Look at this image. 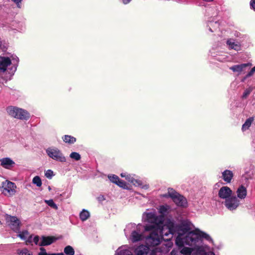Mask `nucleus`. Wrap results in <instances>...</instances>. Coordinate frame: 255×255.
Wrapping results in <instances>:
<instances>
[{
	"label": "nucleus",
	"mask_w": 255,
	"mask_h": 255,
	"mask_svg": "<svg viewBox=\"0 0 255 255\" xmlns=\"http://www.w3.org/2000/svg\"><path fill=\"white\" fill-rule=\"evenodd\" d=\"M40 253H46V250L44 248H43V247H41L40 248Z\"/></svg>",
	"instance_id": "de8ad7c7"
},
{
	"label": "nucleus",
	"mask_w": 255,
	"mask_h": 255,
	"mask_svg": "<svg viewBox=\"0 0 255 255\" xmlns=\"http://www.w3.org/2000/svg\"><path fill=\"white\" fill-rule=\"evenodd\" d=\"M227 43L232 49L237 50V48L239 47V46L237 44H235L234 42L231 41L230 40H228Z\"/></svg>",
	"instance_id": "f704fd0d"
},
{
	"label": "nucleus",
	"mask_w": 255,
	"mask_h": 255,
	"mask_svg": "<svg viewBox=\"0 0 255 255\" xmlns=\"http://www.w3.org/2000/svg\"><path fill=\"white\" fill-rule=\"evenodd\" d=\"M255 72V66L251 70V71L247 74L246 78L252 76Z\"/></svg>",
	"instance_id": "58836bf2"
},
{
	"label": "nucleus",
	"mask_w": 255,
	"mask_h": 255,
	"mask_svg": "<svg viewBox=\"0 0 255 255\" xmlns=\"http://www.w3.org/2000/svg\"><path fill=\"white\" fill-rule=\"evenodd\" d=\"M31 255H32V254H31Z\"/></svg>",
	"instance_id": "13d9d810"
},
{
	"label": "nucleus",
	"mask_w": 255,
	"mask_h": 255,
	"mask_svg": "<svg viewBox=\"0 0 255 255\" xmlns=\"http://www.w3.org/2000/svg\"><path fill=\"white\" fill-rule=\"evenodd\" d=\"M97 200L100 202H102L105 200V198L103 195H101L97 197Z\"/></svg>",
	"instance_id": "c03bdc74"
},
{
	"label": "nucleus",
	"mask_w": 255,
	"mask_h": 255,
	"mask_svg": "<svg viewBox=\"0 0 255 255\" xmlns=\"http://www.w3.org/2000/svg\"><path fill=\"white\" fill-rule=\"evenodd\" d=\"M186 241L185 244L189 246H193L198 242V237L196 235V231L189 233L187 235L184 237Z\"/></svg>",
	"instance_id": "9b49d317"
},
{
	"label": "nucleus",
	"mask_w": 255,
	"mask_h": 255,
	"mask_svg": "<svg viewBox=\"0 0 255 255\" xmlns=\"http://www.w3.org/2000/svg\"><path fill=\"white\" fill-rule=\"evenodd\" d=\"M164 197L171 198L178 206L184 207L187 205L186 199L172 188H168L167 194L164 195Z\"/></svg>",
	"instance_id": "f03ea898"
},
{
	"label": "nucleus",
	"mask_w": 255,
	"mask_h": 255,
	"mask_svg": "<svg viewBox=\"0 0 255 255\" xmlns=\"http://www.w3.org/2000/svg\"><path fill=\"white\" fill-rule=\"evenodd\" d=\"M144 238L142 234L138 233L136 231H133L131 233V240L132 242H136L141 241Z\"/></svg>",
	"instance_id": "a211bd4d"
},
{
	"label": "nucleus",
	"mask_w": 255,
	"mask_h": 255,
	"mask_svg": "<svg viewBox=\"0 0 255 255\" xmlns=\"http://www.w3.org/2000/svg\"><path fill=\"white\" fill-rule=\"evenodd\" d=\"M131 0H123V2L125 4H127Z\"/></svg>",
	"instance_id": "49530a36"
},
{
	"label": "nucleus",
	"mask_w": 255,
	"mask_h": 255,
	"mask_svg": "<svg viewBox=\"0 0 255 255\" xmlns=\"http://www.w3.org/2000/svg\"><path fill=\"white\" fill-rule=\"evenodd\" d=\"M254 119L253 117H250L248 119L245 123L243 125L242 129L244 131L248 129L251 126L252 123L254 121Z\"/></svg>",
	"instance_id": "4be33fe9"
},
{
	"label": "nucleus",
	"mask_w": 255,
	"mask_h": 255,
	"mask_svg": "<svg viewBox=\"0 0 255 255\" xmlns=\"http://www.w3.org/2000/svg\"><path fill=\"white\" fill-rule=\"evenodd\" d=\"M48 255H55V253H53V254H48Z\"/></svg>",
	"instance_id": "864d4df0"
},
{
	"label": "nucleus",
	"mask_w": 255,
	"mask_h": 255,
	"mask_svg": "<svg viewBox=\"0 0 255 255\" xmlns=\"http://www.w3.org/2000/svg\"><path fill=\"white\" fill-rule=\"evenodd\" d=\"M196 235L198 237V242L200 241L202 238H204L207 240L210 239V237L207 234L200 231H196Z\"/></svg>",
	"instance_id": "412c9836"
},
{
	"label": "nucleus",
	"mask_w": 255,
	"mask_h": 255,
	"mask_svg": "<svg viewBox=\"0 0 255 255\" xmlns=\"http://www.w3.org/2000/svg\"><path fill=\"white\" fill-rule=\"evenodd\" d=\"M48 155L54 160L60 162H65L66 158L63 156L62 153L58 148H49L46 150Z\"/></svg>",
	"instance_id": "0eeeda50"
},
{
	"label": "nucleus",
	"mask_w": 255,
	"mask_h": 255,
	"mask_svg": "<svg viewBox=\"0 0 255 255\" xmlns=\"http://www.w3.org/2000/svg\"><path fill=\"white\" fill-rule=\"evenodd\" d=\"M62 139L64 142L69 144H73L76 141L75 137L69 135H64L62 137Z\"/></svg>",
	"instance_id": "5701e85b"
},
{
	"label": "nucleus",
	"mask_w": 255,
	"mask_h": 255,
	"mask_svg": "<svg viewBox=\"0 0 255 255\" xmlns=\"http://www.w3.org/2000/svg\"><path fill=\"white\" fill-rule=\"evenodd\" d=\"M2 193L7 196H12L16 193V186L13 182L10 181H6L3 183Z\"/></svg>",
	"instance_id": "6e6552de"
},
{
	"label": "nucleus",
	"mask_w": 255,
	"mask_h": 255,
	"mask_svg": "<svg viewBox=\"0 0 255 255\" xmlns=\"http://www.w3.org/2000/svg\"><path fill=\"white\" fill-rule=\"evenodd\" d=\"M118 255H132L127 251H121Z\"/></svg>",
	"instance_id": "37998d69"
},
{
	"label": "nucleus",
	"mask_w": 255,
	"mask_h": 255,
	"mask_svg": "<svg viewBox=\"0 0 255 255\" xmlns=\"http://www.w3.org/2000/svg\"><path fill=\"white\" fill-rule=\"evenodd\" d=\"M4 219L6 223L12 231L15 233L19 232L21 223L17 217L5 214L4 215Z\"/></svg>",
	"instance_id": "39448f33"
},
{
	"label": "nucleus",
	"mask_w": 255,
	"mask_h": 255,
	"mask_svg": "<svg viewBox=\"0 0 255 255\" xmlns=\"http://www.w3.org/2000/svg\"><path fill=\"white\" fill-rule=\"evenodd\" d=\"M251 65V63H245L240 65H236L233 66L231 67L230 69L232 70L233 72H241L243 71L244 68Z\"/></svg>",
	"instance_id": "dca6fc26"
},
{
	"label": "nucleus",
	"mask_w": 255,
	"mask_h": 255,
	"mask_svg": "<svg viewBox=\"0 0 255 255\" xmlns=\"http://www.w3.org/2000/svg\"><path fill=\"white\" fill-rule=\"evenodd\" d=\"M41 241L39 246L41 247L49 246L55 242L57 238L54 236H42L41 238Z\"/></svg>",
	"instance_id": "ddd939ff"
},
{
	"label": "nucleus",
	"mask_w": 255,
	"mask_h": 255,
	"mask_svg": "<svg viewBox=\"0 0 255 255\" xmlns=\"http://www.w3.org/2000/svg\"><path fill=\"white\" fill-rule=\"evenodd\" d=\"M210 255H215V254L213 253H209Z\"/></svg>",
	"instance_id": "5fc2aeb1"
},
{
	"label": "nucleus",
	"mask_w": 255,
	"mask_h": 255,
	"mask_svg": "<svg viewBox=\"0 0 255 255\" xmlns=\"http://www.w3.org/2000/svg\"><path fill=\"white\" fill-rule=\"evenodd\" d=\"M168 209V206L161 205L159 207V212L161 215L164 216L167 213Z\"/></svg>",
	"instance_id": "7c9ffc66"
},
{
	"label": "nucleus",
	"mask_w": 255,
	"mask_h": 255,
	"mask_svg": "<svg viewBox=\"0 0 255 255\" xmlns=\"http://www.w3.org/2000/svg\"><path fill=\"white\" fill-rule=\"evenodd\" d=\"M64 253L66 255H74L75 251L72 246L68 245L64 249Z\"/></svg>",
	"instance_id": "b1692460"
},
{
	"label": "nucleus",
	"mask_w": 255,
	"mask_h": 255,
	"mask_svg": "<svg viewBox=\"0 0 255 255\" xmlns=\"http://www.w3.org/2000/svg\"><path fill=\"white\" fill-rule=\"evenodd\" d=\"M108 178L110 180L114 183L116 184L117 181H119L120 178L116 175H109Z\"/></svg>",
	"instance_id": "2f4dec72"
},
{
	"label": "nucleus",
	"mask_w": 255,
	"mask_h": 255,
	"mask_svg": "<svg viewBox=\"0 0 255 255\" xmlns=\"http://www.w3.org/2000/svg\"><path fill=\"white\" fill-rule=\"evenodd\" d=\"M189 228L187 226L176 225L172 221H169L166 222L162 228L159 229V233L163 237H167L166 240L172 238L173 235L176 233L182 231L183 233H186L189 231Z\"/></svg>",
	"instance_id": "f257e3e1"
},
{
	"label": "nucleus",
	"mask_w": 255,
	"mask_h": 255,
	"mask_svg": "<svg viewBox=\"0 0 255 255\" xmlns=\"http://www.w3.org/2000/svg\"><path fill=\"white\" fill-rule=\"evenodd\" d=\"M149 255H156V253L155 251H152L150 252Z\"/></svg>",
	"instance_id": "09e8293b"
},
{
	"label": "nucleus",
	"mask_w": 255,
	"mask_h": 255,
	"mask_svg": "<svg viewBox=\"0 0 255 255\" xmlns=\"http://www.w3.org/2000/svg\"><path fill=\"white\" fill-rule=\"evenodd\" d=\"M233 193L232 190L228 186H223L219 190V197L223 199L226 200L231 197Z\"/></svg>",
	"instance_id": "9d476101"
},
{
	"label": "nucleus",
	"mask_w": 255,
	"mask_h": 255,
	"mask_svg": "<svg viewBox=\"0 0 255 255\" xmlns=\"http://www.w3.org/2000/svg\"><path fill=\"white\" fill-rule=\"evenodd\" d=\"M149 248L146 246H139L135 250L136 255H147Z\"/></svg>",
	"instance_id": "2eb2a0df"
},
{
	"label": "nucleus",
	"mask_w": 255,
	"mask_h": 255,
	"mask_svg": "<svg viewBox=\"0 0 255 255\" xmlns=\"http://www.w3.org/2000/svg\"><path fill=\"white\" fill-rule=\"evenodd\" d=\"M39 241V237L38 236H35L33 238V242L36 245H38L40 243Z\"/></svg>",
	"instance_id": "ea45409f"
},
{
	"label": "nucleus",
	"mask_w": 255,
	"mask_h": 255,
	"mask_svg": "<svg viewBox=\"0 0 255 255\" xmlns=\"http://www.w3.org/2000/svg\"><path fill=\"white\" fill-rule=\"evenodd\" d=\"M31 254H32L26 249L22 250L19 253V255H31Z\"/></svg>",
	"instance_id": "e433bc0d"
},
{
	"label": "nucleus",
	"mask_w": 255,
	"mask_h": 255,
	"mask_svg": "<svg viewBox=\"0 0 255 255\" xmlns=\"http://www.w3.org/2000/svg\"><path fill=\"white\" fill-rule=\"evenodd\" d=\"M45 176L47 178L51 179L52 178V177L53 176V171H52L51 170H50V169L47 170L45 173Z\"/></svg>",
	"instance_id": "c9c22d12"
},
{
	"label": "nucleus",
	"mask_w": 255,
	"mask_h": 255,
	"mask_svg": "<svg viewBox=\"0 0 255 255\" xmlns=\"http://www.w3.org/2000/svg\"><path fill=\"white\" fill-rule=\"evenodd\" d=\"M252 91H253V88H252V87H249V88L246 89L245 90V91L242 96V98L243 99H246L248 98V97L249 96V95L252 92Z\"/></svg>",
	"instance_id": "a878e982"
},
{
	"label": "nucleus",
	"mask_w": 255,
	"mask_h": 255,
	"mask_svg": "<svg viewBox=\"0 0 255 255\" xmlns=\"http://www.w3.org/2000/svg\"><path fill=\"white\" fill-rule=\"evenodd\" d=\"M234 176L233 172L230 170L226 169L222 172V178L226 182L229 183L231 182V181Z\"/></svg>",
	"instance_id": "4468645a"
},
{
	"label": "nucleus",
	"mask_w": 255,
	"mask_h": 255,
	"mask_svg": "<svg viewBox=\"0 0 255 255\" xmlns=\"http://www.w3.org/2000/svg\"><path fill=\"white\" fill-rule=\"evenodd\" d=\"M70 158L75 159L76 161H78L81 159L80 154L76 152H72L70 154Z\"/></svg>",
	"instance_id": "c756f323"
},
{
	"label": "nucleus",
	"mask_w": 255,
	"mask_h": 255,
	"mask_svg": "<svg viewBox=\"0 0 255 255\" xmlns=\"http://www.w3.org/2000/svg\"><path fill=\"white\" fill-rule=\"evenodd\" d=\"M141 183L140 180L134 178L131 183L135 186H140L141 185Z\"/></svg>",
	"instance_id": "4c0bfd02"
},
{
	"label": "nucleus",
	"mask_w": 255,
	"mask_h": 255,
	"mask_svg": "<svg viewBox=\"0 0 255 255\" xmlns=\"http://www.w3.org/2000/svg\"><path fill=\"white\" fill-rule=\"evenodd\" d=\"M38 255H48L47 253H39Z\"/></svg>",
	"instance_id": "8fccbe9b"
},
{
	"label": "nucleus",
	"mask_w": 255,
	"mask_h": 255,
	"mask_svg": "<svg viewBox=\"0 0 255 255\" xmlns=\"http://www.w3.org/2000/svg\"><path fill=\"white\" fill-rule=\"evenodd\" d=\"M133 179L134 178L129 174L127 175L126 177V179L128 180L129 182H130L131 183L133 181Z\"/></svg>",
	"instance_id": "a19ab883"
},
{
	"label": "nucleus",
	"mask_w": 255,
	"mask_h": 255,
	"mask_svg": "<svg viewBox=\"0 0 255 255\" xmlns=\"http://www.w3.org/2000/svg\"><path fill=\"white\" fill-rule=\"evenodd\" d=\"M121 176L122 177H125V178H126V176H127V175H126V174H125V173H121Z\"/></svg>",
	"instance_id": "3c124183"
},
{
	"label": "nucleus",
	"mask_w": 255,
	"mask_h": 255,
	"mask_svg": "<svg viewBox=\"0 0 255 255\" xmlns=\"http://www.w3.org/2000/svg\"><path fill=\"white\" fill-rule=\"evenodd\" d=\"M116 184L124 189L127 188V185L126 182L122 180H121L120 179H119V181H117Z\"/></svg>",
	"instance_id": "72a5a7b5"
},
{
	"label": "nucleus",
	"mask_w": 255,
	"mask_h": 255,
	"mask_svg": "<svg viewBox=\"0 0 255 255\" xmlns=\"http://www.w3.org/2000/svg\"><path fill=\"white\" fill-rule=\"evenodd\" d=\"M147 218L148 221L151 223L152 225H146L145 226V231H149L152 230H158L162 227L163 221L162 219L155 214L152 213H148Z\"/></svg>",
	"instance_id": "20e7f679"
},
{
	"label": "nucleus",
	"mask_w": 255,
	"mask_h": 255,
	"mask_svg": "<svg viewBox=\"0 0 255 255\" xmlns=\"http://www.w3.org/2000/svg\"><path fill=\"white\" fill-rule=\"evenodd\" d=\"M17 236L21 239L25 240L26 239L25 236L28 234V232L27 230L23 231L18 233Z\"/></svg>",
	"instance_id": "473e14b6"
},
{
	"label": "nucleus",
	"mask_w": 255,
	"mask_h": 255,
	"mask_svg": "<svg viewBox=\"0 0 255 255\" xmlns=\"http://www.w3.org/2000/svg\"><path fill=\"white\" fill-rule=\"evenodd\" d=\"M149 235L145 238V242L148 246L155 247L160 243V237L158 230H152Z\"/></svg>",
	"instance_id": "423d86ee"
},
{
	"label": "nucleus",
	"mask_w": 255,
	"mask_h": 255,
	"mask_svg": "<svg viewBox=\"0 0 255 255\" xmlns=\"http://www.w3.org/2000/svg\"><path fill=\"white\" fill-rule=\"evenodd\" d=\"M89 217V212L85 210H83V211L80 214V218L83 221L87 220Z\"/></svg>",
	"instance_id": "393cba45"
},
{
	"label": "nucleus",
	"mask_w": 255,
	"mask_h": 255,
	"mask_svg": "<svg viewBox=\"0 0 255 255\" xmlns=\"http://www.w3.org/2000/svg\"><path fill=\"white\" fill-rule=\"evenodd\" d=\"M180 252L184 255H190L192 253V249L188 247H183Z\"/></svg>",
	"instance_id": "c85d7f7f"
},
{
	"label": "nucleus",
	"mask_w": 255,
	"mask_h": 255,
	"mask_svg": "<svg viewBox=\"0 0 255 255\" xmlns=\"http://www.w3.org/2000/svg\"><path fill=\"white\" fill-rule=\"evenodd\" d=\"M45 202L50 207L57 210L58 209V207L56 204L54 203L52 199L45 200Z\"/></svg>",
	"instance_id": "cd10ccee"
},
{
	"label": "nucleus",
	"mask_w": 255,
	"mask_h": 255,
	"mask_svg": "<svg viewBox=\"0 0 255 255\" xmlns=\"http://www.w3.org/2000/svg\"><path fill=\"white\" fill-rule=\"evenodd\" d=\"M32 182L36 184L37 187H40L42 185L41 180L38 176H36L33 178Z\"/></svg>",
	"instance_id": "bb28decb"
},
{
	"label": "nucleus",
	"mask_w": 255,
	"mask_h": 255,
	"mask_svg": "<svg viewBox=\"0 0 255 255\" xmlns=\"http://www.w3.org/2000/svg\"><path fill=\"white\" fill-rule=\"evenodd\" d=\"M250 4L251 8L255 11V0H251Z\"/></svg>",
	"instance_id": "79ce46f5"
},
{
	"label": "nucleus",
	"mask_w": 255,
	"mask_h": 255,
	"mask_svg": "<svg viewBox=\"0 0 255 255\" xmlns=\"http://www.w3.org/2000/svg\"><path fill=\"white\" fill-rule=\"evenodd\" d=\"M0 161L1 165L6 168H8L9 166L14 164V162L9 158H3L0 160Z\"/></svg>",
	"instance_id": "aec40b11"
},
{
	"label": "nucleus",
	"mask_w": 255,
	"mask_h": 255,
	"mask_svg": "<svg viewBox=\"0 0 255 255\" xmlns=\"http://www.w3.org/2000/svg\"><path fill=\"white\" fill-rule=\"evenodd\" d=\"M173 251H172L171 252V254H172V255L173 254Z\"/></svg>",
	"instance_id": "4d7b16f0"
},
{
	"label": "nucleus",
	"mask_w": 255,
	"mask_h": 255,
	"mask_svg": "<svg viewBox=\"0 0 255 255\" xmlns=\"http://www.w3.org/2000/svg\"><path fill=\"white\" fill-rule=\"evenodd\" d=\"M178 236L176 237L175 240V243L179 247H183L185 244L186 241H185L184 238L182 237V235L178 232Z\"/></svg>",
	"instance_id": "6ab92c4d"
},
{
	"label": "nucleus",
	"mask_w": 255,
	"mask_h": 255,
	"mask_svg": "<svg viewBox=\"0 0 255 255\" xmlns=\"http://www.w3.org/2000/svg\"><path fill=\"white\" fill-rule=\"evenodd\" d=\"M238 198L243 199L247 196V191L243 185L240 186L237 191Z\"/></svg>",
	"instance_id": "f3484780"
},
{
	"label": "nucleus",
	"mask_w": 255,
	"mask_h": 255,
	"mask_svg": "<svg viewBox=\"0 0 255 255\" xmlns=\"http://www.w3.org/2000/svg\"><path fill=\"white\" fill-rule=\"evenodd\" d=\"M13 2H14L17 5L18 7H19V4L21 3L22 0H11Z\"/></svg>",
	"instance_id": "a18cd8bd"
},
{
	"label": "nucleus",
	"mask_w": 255,
	"mask_h": 255,
	"mask_svg": "<svg viewBox=\"0 0 255 255\" xmlns=\"http://www.w3.org/2000/svg\"><path fill=\"white\" fill-rule=\"evenodd\" d=\"M27 242H31V241H30L29 240V239L27 240Z\"/></svg>",
	"instance_id": "6e6d98bb"
},
{
	"label": "nucleus",
	"mask_w": 255,
	"mask_h": 255,
	"mask_svg": "<svg viewBox=\"0 0 255 255\" xmlns=\"http://www.w3.org/2000/svg\"><path fill=\"white\" fill-rule=\"evenodd\" d=\"M55 255H64V254L63 253H55Z\"/></svg>",
	"instance_id": "603ef678"
},
{
	"label": "nucleus",
	"mask_w": 255,
	"mask_h": 255,
	"mask_svg": "<svg viewBox=\"0 0 255 255\" xmlns=\"http://www.w3.org/2000/svg\"><path fill=\"white\" fill-rule=\"evenodd\" d=\"M11 64V61L9 57L0 56V72H4Z\"/></svg>",
	"instance_id": "f8f14e48"
},
{
	"label": "nucleus",
	"mask_w": 255,
	"mask_h": 255,
	"mask_svg": "<svg viewBox=\"0 0 255 255\" xmlns=\"http://www.w3.org/2000/svg\"><path fill=\"white\" fill-rule=\"evenodd\" d=\"M6 111L10 116L21 120H27L30 117V114L27 111L20 108L8 107Z\"/></svg>",
	"instance_id": "7ed1b4c3"
},
{
	"label": "nucleus",
	"mask_w": 255,
	"mask_h": 255,
	"mask_svg": "<svg viewBox=\"0 0 255 255\" xmlns=\"http://www.w3.org/2000/svg\"><path fill=\"white\" fill-rule=\"evenodd\" d=\"M240 205V201L238 197L233 196L225 201V205L230 210H234L237 208Z\"/></svg>",
	"instance_id": "1a4fd4ad"
}]
</instances>
